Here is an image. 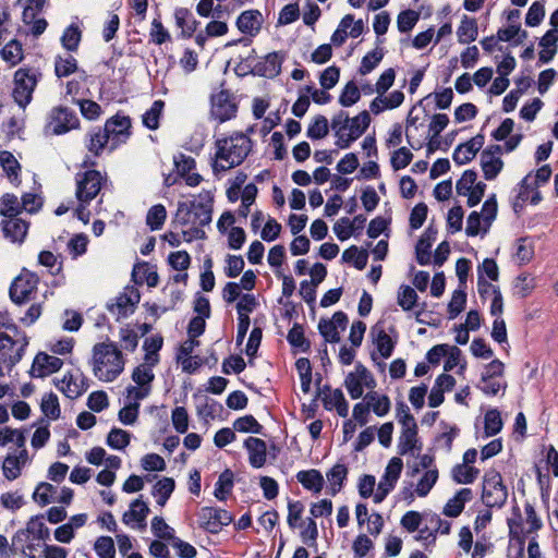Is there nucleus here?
<instances>
[{
    "label": "nucleus",
    "mask_w": 558,
    "mask_h": 558,
    "mask_svg": "<svg viewBox=\"0 0 558 558\" xmlns=\"http://www.w3.org/2000/svg\"><path fill=\"white\" fill-rule=\"evenodd\" d=\"M215 146L216 161L213 169L219 172L240 166L251 153L253 142L246 134L234 132L230 136L217 138Z\"/></svg>",
    "instance_id": "obj_1"
},
{
    "label": "nucleus",
    "mask_w": 558,
    "mask_h": 558,
    "mask_svg": "<svg viewBox=\"0 0 558 558\" xmlns=\"http://www.w3.org/2000/svg\"><path fill=\"white\" fill-rule=\"evenodd\" d=\"M199 202L195 199L187 202H179L177 211L172 219V226L184 227L195 226L204 228L211 222L214 196L210 191L199 193Z\"/></svg>",
    "instance_id": "obj_2"
},
{
    "label": "nucleus",
    "mask_w": 558,
    "mask_h": 558,
    "mask_svg": "<svg viewBox=\"0 0 558 558\" xmlns=\"http://www.w3.org/2000/svg\"><path fill=\"white\" fill-rule=\"evenodd\" d=\"M93 353V371L99 380L111 383L123 372V354L116 343H96Z\"/></svg>",
    "instance_id": "obj_3"
},
{
    "label": "nucleus",
    "mask_w": 558,
    "mask_h": 558,
    "mask_svg": "<svg viewBox=\"0 0 558 558\" xmlns=\"http://www.w3.org/2000/svg\"><path fill=\"white\" fill-rule=\"evenodd\" d=\"M40 77L41 73L38 69L20 68L15 71L12 97L21 108H25L32 101L33 93Z\"/></svg>",
    "instance_id": "obj_4"
},
{
    "label": "nucleus",
    "mask_w": 558,
    "mask_h": 558,
    "mask_svg": "<svg viewBox=\"0 0 558 558\" xmlns=\"http://www.w3.org/2000/svg\"><path fill=\"white\" fill-rule=\"evenodd\" d=\"M39 284V277L36 272L23 268L17 277L13 279L9 288V296L15 305H24L35 299Z\"/></svg>",
    "instance_id": "obj_5"
},
{
    "label": "nucleus",
    "mask_w": 558,
    "mask_h": 558,
    "mask_svg": "<svg viewBox=\"0 0 558 558\" xmlns=\"http://www.w3.org/2000/svg\"><path fill=\"white\" fill-rule=\"evenodd\" d=\"M513 510L515 518L508 519L509 535L511 538L518 539L520 544V549L522 551L524 545V535L537 532L538 530L542 529L543 523L541 519L537 517L534 507L530 502H526L524 506L526 515L525 524L527 525L526 529H523L522 526L520 509L518 507H514Z\"/></svg>",
    "instance_id": "obj_6"
},
{
    "label": "nucleus",
    "mask_w": 558,
    "mask_h": 558,
    "mask_svg": "<svg viewBox=\"0 0 558 558\" xmlns=\"http://www.w3.org/2000/svg\"><path fill=\"white\" fill-rule=\"evenodd\" d=\"M81 122L76 112L64 106L53 107L48 116L46 132L62 135L72 130L80 129Z\"/></svg>",
    "instance_id": "obj_7"
},
{
    "label": "nucleus",
    "mask_w": 558,
    "mask_h": 558,
    "mask_svg": "<svg viewBox=\"0 0 558 558\" xmlns=\"http://www.w3.org/2000/svg\"><path fill=\"white\" fill-rule=\"evenodd\" d=\"M238 104L229 89H220L210 96V117L219 124L236 117Z\"/></svg>",
    "instance_id": "obj_8"
},
{
    "label": "nucleus",
    "mask_w": 558,
    "mask_h": 558,
    "mask_svg": "<svg viewBox=\"0 0 558 558\" xmlns=\"http://www.w3.org/2000/svg\"><path fill=\"white\" fill-rule=\"evenodd\" d=\"M104 177L92 169L76 174L75 196L78 202L90 203L100 192Z\"/></svg>",
    "instance_id": "obj_9"
},
{
    "label": "nucleus",
    "mask_w": 558,
    "mask_h": 558,
    "mask_svg": "<svg viewBox=\"0 0 558 558\" xmlns=\"http://www.w3.org/2000/svg\"><path fill=\"white\" fill-rule=\"evenodd\" d=\"M140 300L141 293L138 289L133 286H126L122 293H120L112 302L107 304V310L117 316V320H120L135 312Z\"/></svg>",
    "instance_id": "obj_10"
},
{
    "label": "nucleus",
    "mask_w": 558,
    "mask_h": 558,
    "mask_svg": "<svg viewBox=\"0 0 558 558\" xmlns=\"http://www.w3.org/2000/svg\"><path fill=\"white\" fill-rule=\"evenodd\" d=\"M375 385L372 373L361 362L356 363L355 372L349 373L344 379V386L353 400L363 396L364 386L374 388Z\"/></svg>",
    "instance_id": "obj_11"
},
{
    "label": "nucleus",
    "mask_w": 558,
    "mask_h": 558,
    "mask_svg": "<svg viewBox=\"0 0 558 558\" xmlns=\"http://www.w3.org/2000/svg\"><path fill=\"white\" fill-rule=\"evenodd\" d=\"M0 227L5 239L12 243L23 244L27 238L31 222L16 216L2 219Z\"/></svg>",
    "instance_id": "obj_12"
},
{
    "label": "nucleus",
    "mask_w": 558,
    "mask_h": 558,
    "mask_svg": "<svg viewBox=\"0 0 558 558\" xmlns=\"http://www.w3.org/2000/svg\"><path fill=\"white\" fill-rule=\"evenodd\" d=\"M485 125L486 122L477 135L456 147L452 154V159L457 165H465L470 162L476 156L477 151L483 147L485 143V135L483 133Z\"/></svg>",
    "instance_id": "obj_13"
},
{
    "label": "nucleus",
    "mask_w": 558,
    "mask_h": 558,
    "mask_svg": "<svg viewBox=\"0 0 558 558\" xmlns=\"http://www.w3.org/2000/svg\"><path fill=\"white\" fill-rule=\"evenodd\" d=\"M283 51H272L267 53L255 63V76L274 78L281 73V66L284 61Z\"/></svg>",
    "instance_id": "obj_14"
},
{
    "label": "nucleus",
    "mask_w": 558,
    "mask_h": 558,
    "mask_svg": "<svg viewBox=\"0 0 558 558\" xmlns=\"http://www.w3.org/2000/svg\"><path fill=\"white\" fill-rule=\"evenodd\" d=\"M63 361L45 352L36 354L29 375L32 377H46L61 369Z\"/></svg>",
    "instance_id": "obj_15"
},
{
    "label": "nucleus",
    "mask_w": 558,
    "mask_h": 558,
    "mask_svg": "<svg viewBox=\"0 0 558 558\" xmlns=\"http://www.w3.org/2000/svg\"><path fill=\"white\" fill-rule=\"evenodd\" d=\"M175 26L181 29L178 38L190 39L194 36L199 26V21L195 19L192 11L187 8H177L173 13Z\"/></svg>",
    "instance_id": "obj_16"
},
{
    "label": "nucleus",
    "mask_w": 558,
    "mask_h": 558,
    "mask_svg": "<svg viewBox=\"0 0 558 558\" xmlns=\"http://www.w3.org/2000/svg\"><path fill=\"white\" fill-rule=\"evenodd\" d=\"M263 24V15L259 10L250 9L243 11L235 21L236 28L244 35L255 37Z\"/></svg>",
    "instance_id": "obj_17"
},
{
    "label": "nucleus",
    "mask_w": 558,
    "mask_h": 558,
    "mask_svg": "<svg viewBox=\"0 0 558 558\" xmlns=\"http://www.w3.org/2000/svg\"><path fill=\"white\" fill-rule=\"evenodd\" d=\"M244 448L248 453V462L252 468L260 469L267 460V445L257 437L250 436L244 440Z\"/></svg>",
    "instance_id": "obj_18"
},
{
    "label": "nucleus",
    "mask_w": 558,
    "mask_h": 558,
    "mask_svg": "<svg viewBox=\"0 0 558 558\" xmlns=\"http://www.w3.org/2000/svg\"><path fill=\"white\" fill-rule=\"evenodd\" d=\"M437 228L429 225L420 236L415 245L416 260L420 265H427L430 263V248L437 239Z\"/></svg>",
    "instance_id": "obj_19"
},
{
    "label": "nucleus",
    "mask_w": 558,
    "mask_h": 558,
    "mask_svg": "<svg viewBox=\"0 0 558 558\" xmlns=\"http://www.w3.org/2000/svg\"><path fill=\"white\" fill-rule=\"evenodd\" d=\"M110 134L105 128H93L86 135L85 146L94 157H99L106 148Z\"/></svg>",
    "instance_id": "obj_20"
},
{
    "label": "nucleus",
    "mask_w": 558,
    "mask_h": 558,
    "mask_svg": "<svg viewBox=\"0 0 558 558\" xmlns=\"http://www.w3.org/2000/svg\"><path fill=\"white\" fill-rule=\"evenodd\" d=\"M371 335L379 354L384 359H389L395 350L396 341L391 339L384 327L379 324L372 327Z\"/></svg>",
    "instance_id": "obj_21"
},
{
    "label": "nucleus",
    "mask_w": 558,
    "mask_h": 558,
    "mask_svg": "<svg viewBox=\"0 0 558 558\" xmlns=\"http://www.w3.org/2000/svg\"><path fill=\"white\" fill-rule=\"evenodd\" d=\"M131 118L118 112L106 121L104 128L107 130L110 136H121L123 137L122 142H125V140L131 135Z\"/></svg>",
    "instance_id": "obj_22"
},
{
    "label": "nucleus",
    "mask_w": 558,
    "mask_h": 558,
    "mask_svg": "<svg viewBox=\"0 0 558 558\" xmlns=\"http://www.w3.org/2000/svg\"><path fill=\"white\" fill-rule=\"evenodd\" d=\"M28 345V338L23 333V342L20 348L12 353L15 345H10L5 341H0V361L7 363L9 371H11L23 357L25 348Z\"/></svg>",
    "instance_id": "obj_23"
},
{
    "label": "nucleus",
    "mask_w": 558,
    "mask_h": 558,
    "mask_svg": "<svg viewBox=\"0 0 558 558\" xmlns=\"http://www.w3.org/2000/svg\"><path fill=\"white\" fill-rule=\"evenodd\" d=\"M132 279L136 284H143L146 282L150 288H155L159 283L158 272L146 262L137 263L134 265Z\"/></svg>",
    "instance_id": "obj_24"
},
{
    "label": "nucleus",
    "mask_w": 558,
    "mask_h": 558,
    "mask_svg": "<svg viewBox=\"0 0 558 558\" xmlns=\"http://www.w3.org/2000/svg\"><path fill=\"white\" fill-rule=\"evenodd\" d=\"M0 165L13 185L21 184V165L11 151H0Z\"/></svg>",
    "instance_id": "obj_25"
},
{
    "label": "nucleus",
    "mask_w": 558,
    "mask_h": 558,
    "mask_svg": "<svg viewBox=\"0 0 558 558\" xmlns=\"http://www.w3.org/2000/svg\"><path fill=\"white\" fill-rule=\"evenodd\" d=\"M148 513L149 508L147 504L142 500L141 496L131 502L130 510L124 512L122 515V521L126 525L131 524L133 521L144 525Z\"/></svg>",
    "instance_id": "obj_26"
},
{
    "label": "nucleus",
    "mask_w": 558,
    "mask_h": 558,
    "mask_svg": "<svg viewBox=\"0 0 558 558\" xmlns=\"http://www.w3.org/2000/svg\"><path fill=\"white\" fill-rule=\"evenodd\" d=\"M472 492L470 488L460 489L451 499L447 501L442 513L450 518L458 517L464 509V505L471 499Z\"/></svg>",
    "instance_id": "obj_27"
},
{
    "label": "nucleus",
    "mask_w": 558,
    "mask_h": 558,
    "mask_svg": "<svg viewBox=\"0 0 558 558\" xmlns=\"http://www.w3.org/2000/svg\"><path fill=\"white\" fill-rule=\"evenodd\" d=\"M403 461L399 457H393L389 460L385 473L379 481V484H383L384 487L392 490L396 487L398 480L402 473Z\"/></svg>",
    "instance_id": "obj_28"
},
{
    "label": "nucleus",
    "mask_w": 558,
    "mask_h": 558,
    "mask_svg": "<svg viewBox=\"0 0 558 558\" xmlns=\"http://www.w3.org/2000/svg\"><path fill=\"white\" fill-rule=\"evenodd\" d=\"M505 372V364L495 359L490 361V396H496L499 391L505 393L508 384L502 377Z\"/></svg>",
    "instance_id": "obj_29"
},
{
    "label": "nucleus",
    "mask_w": 558,
    "mask_h": 558,
    "mask_svg": "<svg viewBox=\"0 0 558 558\" xmlns=\"http://www.w3.org/2000/svg\"><path fill=\"white\" fill-rule=\"evenodd\" d=\"M199 526L211 534L221 531V521H219L218 508L203 507L199 512Z\"/></svg>",
    "instance_id": "obj_30"
},
{
    "label": "nucleus",
    "mask_w": 558,
    "mask_h": 558,
    "mask_svg": "<svg viewBox=\"0 0 558 558\" xmlns=\"http://www.w3.org/2000/svg\"><path fill=\"white\" fill-rule=\"evenodd\" d=\"M296 480L302 486L314 493H319L324 487V477L316 469L300 471L296 473Z\"/></svg>",
    "instance_id": "obj_31"
},
{
    "label": "nucleus",
    "mask_w": 558,
    "mask_h": 558,
    "mask_svg": "<svg viewBox=\"0 0 558 558\" xmlns=\"http://www.w3.org/2000/svg\"><path fill=\"white\" fill-rule=\"evenodd\" d=\"M82 29L80 28L78 24H70L64 28L61 35L60 41L62 47L70 52L77 51L82 40Z\"/></svg>",
    "instance_id": "obj_32"
},
{
    "label": "nucleus",
    "mask_w": 558,
    "mask_h": 558,
    "mask_svg": "<svg viewBox=\"0 0 558 558\" xmlns=\"http://www.w3.org/2000/svg\"><path fill=\"white\" fill-rule=\"evenodd\" d=\"M422 445L417 439V429L402 428L398 442V453L401 456L414 450H421Z\"/></svg>",
    "instance_id": "obj_33"
},
{
    "label": "nucleus",
    "mask_w": 558,
    "mask_h": 558,
    "mask_svg": "<svg viewBox=\"0 0 558 558\" xmlns=\"http://www.w3.org/2000/svg\"><path fill=\"white\" fill-rule=\"evenodd\" d=\"M490 485H493V489H490V509L493 507L500 508L507 501L508 490L507 487L502 484V478L500 473L495 472L490 473Z\"/></svg>",
    "instance_id": "obj_34"
},
{
    "label": "nucleus",
    "mask_w": 558,
    "mask_h": 558,
    "mask_svg": "<svg viewBox=\"0 0 558 558\" xmlns=\"http://www.w3.org/2000/svg\"><path fill=\"white\" fill-rule=\"evenodd\" d=\"M0 56L3 61L9 63L11 66L19 64L23 58V47L20 40L11 39L0 50Z\"/></svg>",
    "instance_id": "obj_35"
},
{
    "label": "nucleus",
    "mask_w": 558,
    "mask_h": 558,
    "mask_svg": "<svg viewBox=\"0 0 558 558\" xmlns=\"http://www.w3.org/2000/svg\"><path fill=\"white\" fill-rule=\"evenodd\" d=\"M348 468L342 463H336L327 473L326 477L330 484L331 495L338 494L348 476Z\"/></svg>",
    "instance_id": "obj_36"
},
{
    "label": "nucleus",
    "mask_w": 558,
    "mask_h": 558,
    "mask_svg": "<svg viewBox=\"0 0 558 558\" xmlns=\"http://www.w3.org/2000/svg\"><path fill=\"white\" fill-rule=\"evenodd\" d=\"M234 474L230 469H226L218 477V481L215 485V497L220 500L225 501L228 496L231 494L234 482H233Z\"/></svg>",
    "instance_id": "obj_37"
},
{
    "label": "nucleus",
    "mask_w": 558,
    "mask_h": 558,
    "mask_svg": "<svg viewBox=\"0 0 558 558\" xmlns=\"http://www.w3.org/2000/svg\"><path fill=\"white\" fill-rule=\"evenodd\" d=\"M287 340L292 348H296L301 352H308L311 349V342L304 335L303 326L299 323H294L288 331Z\"/></svg>",
    "instance_id": "obj_38"
},
{
    "label": "nucleus",
    "mask_w": 558,
    "mask_h": 558,
    "mask_svg": "<svg viewBox=\"0 0 558 558\" xmlns=\"http://www.w3.org/2000/svg\"><path fill=\"white\" fill-rule=\"evenodd\" d=\"M77 60L72 54L66 57L58 54L54 58V74L58 78L68 77L77 72Z\"/></svg>",
    "instance_id": "obj_39"
},
{
    "label": "nucleus",
    "mask_w": 558,
    "mask_h": 558,
    "mask_svg": "<svg viewBox=\"0 0 558 558\" xmlns=\"http://www.w3.org/2000/svg\"><path fill=\"white\" fill-rule=\"evenodd\" d=\"M175 488V482L172 477H163L156 482L153 487V495L157 497V504L163 507L171 497Z\"/></svg>",
    "instance_id": "obj_40"
},
{
    "label": "nucleus",
    "mask_w": 558,
    "mask_h": 558,
    "mask_svg": "<svg viewBox=\"0 0 558 558\" xmlns=\"http://www.w3.org/2000/svg\"><path fill=\"white\" fill-rule=\"evenodd\" d=\"M335 401H331L329 397H323V405L325 410L332 411L336 409L337 413L341 417H347L349 414V403L344 398L341 389L337 388L333 390Z\"/></svg>",
    "instance_id": "obj_41"
},
{
    "label": "nucleus",
    "mask_w": 558,
    "mask_h": 558,
    "mask_svg": "<svg viewBox=\"0 0 558 558\" xmlns=\"http://www.w3.org/2000/svg\"><path fill=\"white\" fill-rule=\"evenodd\" d=\"M22 214L21 203L13 193H4L0 197V216L4 218L16 217Z\"/></svg>",
    "instance_id": "obj_42"
},
{
    "label": "nucleus",
    "mask_w": 558,
    "mask_h": 558,
    "mask_svg": "<svg viewBox=\"0 0 558 558\" xmlns=\"http://www.w3.org/2000/svg\"><path fill=\"white\" fill-rule=\"evenodd\" d=\"M342 260L345 263H353V266L363 270L368 260V252L365 248H359L356 245H351L342 253Z\"/></svg>",
    "instance_id": "obj_43"
},
{
    "label": "nucleus",
    "mask_w": 558,
    "mask_h": 558,
    "mask_svg": "<svg viewBox=\"0 0 558 558\" xmlns=\"http://www.w3.org/2000/svg\"><path fill=\"white\" fill-rule=\"evenodd\" d=\"M534 257V244L529 238H520L515 241L513 258L520 265L530 263Z\"/></svg>",
    "instance_id": "obj_44"
},
{
    "label": "nucleus",
    "mask_w": 558,
    "mask_h": 558,
    "mask_svg": "<svg viewBox=\"0 0 558 558\" xmlns=\"http://www.w3.org/2000/svg\"><path fill=\"white\" fill-rule=\"evenodd\" d=\"M233 429L239 433L264 435V426L252 414L236 418L233 422Z\"/></svg>",
    "instance_id": "obj_45"
},
{
    "label": "nucleus",
    "mask_w": 558,
    "mask_h": 558,
    "mask_svg": "<svg viewBox=\"0 0 558 558\" xmlns=\"http://www.w3.org/2000/svg\"><path fill=\"white\" fill-rule=\"evenodd\" d=\"M371 122L372 119L369 112L367 110H363L357 116L350 118L347 130L359 140L366 132Z\"/></svg>",
    "instance_id": "obj_46"
},
{
    "label": "nucleus",
    "mask_w": 558,
    "mask_h": 558,
    "mask_svg": "<svg viewBox=\"0 0 558 558\" xmlns=\"http://www.w3.org/2000/svg\"><path fill=\"white\" fill-rule=\"evenodd\" d=\"M172 40L169 31L163 26L160 15L151 21L149 29V41L155 45H162Z\"/></svg>",
    "instance_id": "obj_47"
},
{
    "label": "nucleus",
    "mask_w": 558,
    "mask_h": 558,
    "mask_svg": "<svg viewBox=\"0 0 558 558\" xmlns=\"http://www.w3.org/2000/svg\"><path fill=\"white\" fill-rule=\"evenodd\" d=\"M167 210L162 204L151 206L146 215V225L151 231L160 230L165 225Z\"/></svg>",
    "instance_id": "obj_48"
},
{
    "label": "nucleus",
    "mask_w": 558,
    "mask_h": 558,
    "mask_svg": "<svg viewBox=\"0 0 558 558\" xmlns=\"http://www.w3.org/2000/svg\"><path fill=\"white\" fill-rule=\"evenodd\" d=\"M329 132L328 120L323 114H317L314 117L313 121L310 123L306 135L311 140H322Z\"/></svg>",
    "instance_id": "obj_49"
},
{
    "label": "nucleus",
    "mask_w": 558,
    "mask_h": 558,
    "mask_svg": "<svg viewBox=\"0 0 558 558\" xmlns=\"http://www.w3.org/2000/svg\"><path fill=\"white\" fill-rule=\"evenodd\" d=\"M131 434L124 429L113 427L107 436V445L117 450H122L130 445Z\"/></svg>",
    "instance_id": "obj_50"
},
{
    "label": "nucleus",
    "mask_w": 558,
    "mask_h": 558,
    "mask_svg": "<svg viewBox=\"0 0 558 558\" xmlns=\"http://www.w3.org/2000/svg\"><path fill=\"white\" fill-rule=\"evenodd\" d=\"M384 49L375 48L372 51L367 52L361 61V65L359 68V73L361 75H366L371 73L383 60L384 58Z\"/></svg>",
    "instance_id": "obj_51"
},
{
    "label": "nucleus",
    "mask_w": 558,
    "mask_h": 558,
    "mask_svg": "<svg viewBox=\"0 0 558 558\" xmlns=\"http://www.w3.org/2000/svg\"><path fill=\"white\" fill-rule=\"evenodd\" d=\"M40 410L47 417L51 420L59 418L61 410L58 396L52 391L46 393L41 399Z\"/></svg>",
    "instance_id": "obj_52"
},
{
    "label": "nucleus",
    "mask_w": 558,
    "mask_h": 558,
    "mask_svg": "<svg viewBox=\"0 0 558 558\" xmlns=\"http://www.w3.org/2000/svg\"><path fill=\"white\" fill-rule=\"evenodd\" d=\"M361 99V90L354 81H349L341 90L339 104L342 107H351Z\"/></svg>",
    "instance_id": "obj_53"
},
{
    "label": "nucleus",
    "mask_w": 558,
    "mask_h": 558,
    "mask_svg": "<svg viewBox=\"0 0 558 558\" xmlns=\"http://www.w3.org/2000/svg\"><path fill=\"white\" fill-rule=\"evenodd\" d=\"M162 100H155L151 107L143 114V124L149 130H157L159 128V120L163 109Z\"/></svg>",
    "instance_id": "obj_54"
},
{
    "label": "nucleus",
    "mask_w": 558,
    "mask_h": 558,
    "mask_svg": "<svg viewBox=\"0 0 558 558\" xmlns=\"http://www.w3.org/2000/svg\"><path fill=\"white\" fill-rule=\"evenodd\" d=\"M163 344V338L160 335L146 338L144 340L143 349L145 350V360L151 361V364L158 362V352L161 350Z\"/></svg>",
    "instance_id": "obj_55"
},
{
    "label": "nucleus",
    "mask_w": 558,
    "mask_h": 558,
    "mask_svg": "<svg viewBox=\"0 0 558 558\" xmlns=\"http://www.w3.org/2000/svg\"><path fill=\"white\" fill-rule=\"evenodd\" d=\"M72 102L78 105L82 116L87 120H96L102 113L99 104L89 99H72Z\"/></svg>",
    "instance_id": "obj_56"
},
{
    "label": "nucleus",
    "mask_w": 558,
    "mask_h": 558,
    "mask_svg": "<svg viewBox=\"0 0 558 558\" xmlns=\"http://www.w3.org/2000/svg\"><path fill=\"white\" fill-rule=\"evenodd\" d=\"M56 386L66 397L72 399L80 397L86 390V387L83 386L78 388V386L73 381L71 373L65 374L61 381L56 383Z\"/></svg>",
    "instance_id": "obj_57"
},
{
    "label": "nucleus",
    "mask_w": 558,
    "mask_h": 558,
    "mask_svg": "<svg viewBox=\"0 0 558 558\" xmlns=\"http://www.w3.org/2000/svg\"><path fill=\"white\" fill-rule=\"evenodd\" d=\"M398 305L403 311H411L417 302V293L410 286H401L398 292Z\"/></svg>",
    "instance_id": "obj_58"
},
{
    "label": "nucleus",
    "mask_w": 558,
    "mask_h": 558,
    "mask_svg": "<svg viewBox=\"0 0 558 558\" xmlns=\"http://www.w3.org/2000/svg\"><path fill=\"white\" fill-rule=\"evenodd\" d=\"M478 470L471 465L457 464L452 469V477L459 484H470L476 478Z\"/></svg>",
    "instance_id": "obj_59"
},
{
    "label": "nucleus",
    "mask_w": 558,
    "mask_h": 558,
    "mask_svg": "<svg viewBox=\"0 0 558 558\" xmlns=\"http://www.w3.org/2000/svg\"><path fill=\"white\" fill-rule=\"evenodd\" d=\"M514 293L520 298H526L535 288V278L530 274L523 272L514 280Z\"/></svg>",
    "instance_id": "obj_60"
},
{
    "label": "nucleus",
    "mask_w": 558,
    "mask_h": 558,
    "mask_svg": "<svg viewBox=\"0 0 558 558\" xmlns=\"http://www.w3.org/2000/svg\"><path fill=\"white\" fill-rule=\"evenodd\" d=\"M317 328L325 343H338L340 341V332L330 319L320 318Z\"/></svg>",
    "instance_id": "obj_61"
},
{
    "label": "nucleus",
    "mask_w": 558,
    "mask_h": 558,
    "mask_svg": "<svg viewBox=\"0 0 558 558\" xmlns=\"http://www.w3.org/2000/svg\"><path fill=\"white\" fill-rule=\"evenodd\" d=\"M420 19V13L414 10H404L398 14L397 27L400 33L410 32Z\"/></svg>",
    "instance_id": "obj_62"
},
{
    "label": "nucleus",
    "mask_w": 558,
    "mask_h": 558,
    "mask_svg": "<svg viewBox=\"0 0 558 558\" xmlns=\"http://www.w3.org/2000/svg\"><path fill=\"white\" fill-rule=\"evenodd\" d=\"M22 464L20 458L14 454H8L2 463V472L7 480L14 481L21 475Z\"/></svg>",
    "instance_id": "obj_63"
},
{
    "label": "nucleus",
    "mask_w": 558,
    "mask_h": 558,
    "mask_svg": "<svg viewBox=\"0 0 558 558\" xmlns=\"http://www.w3.org/2000/svg\"><path fill=\"white\" fill-rule=\"evenodd\" d=\"M94 550L99 558L116 557L114 542L110 536H99L94 544Z\"/></svg>",
    "instance_id": "obj_64"
}]
</instances>
